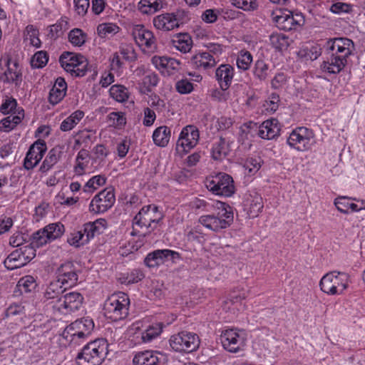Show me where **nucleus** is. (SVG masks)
Masks as SVG:
<instances>
[{"label": "nucleus", "mask_w": 365, "mask_h": 365, "mask_svg": "<svg viewBox=\"0 0 365 365\" xmlns=\"http://www.w3.org/2000/svg\"><path fill=\"white\" fill-rule=\"evenodd\" d=\"M64 231V225L61 223H52L38 230L33 234L29 245L16 249L5 259L4 266L10 270L24 267L36 256L34 247H42L60 237Z\"/></svg>", "instance_id": "1"}, {"label": "nucleus", "mask_w": 365, "mask_h": 365, "mask_svg": "<svg viewBox=\"0 0 365 365\" xmlns=\"http://www.w3.org/2000/svg\"><path fill=\"white\" fill-rule=\"evenodd\" d=\"M324 48L327 56L322 63L321 69L330 74H337L344 68L354 46L349 38H335L329 39Z\"/></svg>", "instance_id": "2"}, {"label": "nucleus", "mask_w": 365, "mask_h": 365, "mask_svg": "<svg viewBox=\"0 0 365 365\" xmlns=\"http://www.w3.org/2000/svg\"><path fill=\"white\" fill-rule=\"evenodd\" d=\"M214 207L215 212L211 215L201 216L199 222L210 230L219 232L232 223L233 210L231 206L220 201H217Z\"/></svg>", "instance_id": "3"}, {"label": "nucleus", "mask_w": 365, "mask_h": 365, "mask_svg": "<svg viewBox=\"0 0 365 365\" xmlns=\"http://www.w3.org/2000/svg\"><path fill=\"white\" fill-rule=\"evenodd\" d=\"M108 343L105 339H98L85 345L78 354V365H100L108 353Z\"/></svg>", "instance_id": "4"}, {"label": "nucleus", "mask_w": 365, "mask_h": 365, "mask_svg": "<svg viewBox=\"0 0 365 365\" xmlns=\"http://www.w3.org/2000/svg\"><path fill=\"white\" fill-rule=\"evenodd\" d=\"M129 306L130 299L127 294L120 292L114 293L104 302V314L113 321L123 319L128 315Z\"/></svg>", "instance_id": "5"}, {"label": "nucleus", "mask_w": 365, "mask_h": 365, "mask_svg": "<svg viewBox=\"0 0 365 365\" xmlns=\"http://www.w3.org/2000/svg\"><path fill=\"white\" fill-rule=\"evenodd\" d=\"M106 220L99 219L83 225L81 230L74 231L68 238L69 245L79 247L87 244L95 235L101 234L105 229Z\"/></svg>", "instance_id": "6"}, {"label": "nucleus", "mask_w": 365, "mask_h": 365, "mask_svg": "<svg viewBox=\"0 0 365 365\" xmlns=\"http://www.w3.org/2000/svg\"><path fill=\"white\" fill-rule=\"evenodd\" d=\"M349 275L345 272H330L322 277L319 282L321 290L329 295H339L347 288Z\"/></svg>", "instance_id": "7"}, {"label": "nucleus", "mask_w": 365, "mask_h": 365, "mask_svg": "<svg viewBox=\"0 0 365 365\" xmlns=\"http://www.w3.org/2000/svg\"><path fill=\"white\" fill-rule=\"evenodd\" d=\"M163 213L159 211L158 207L155 205H148L143 207L133 219V226H138L140 228L145 227L148 230L143 234L145 236L152 230L156 228L163 219Z\"/></svg>", "instance_id": "8"}, {"label": "nucleus", "mask_w": 365, "mask_h": 365, "mask_svg": "<svg viewBox=\"0 0 365 365\" xmlns=\"http://www.w3.org/2000/svg\"><path fill=\"white\" fill-rule=\"evenodd\" d=\"M205 186L213 194L224 197L232 196L235 190L232 178L225 173L207 178Z\"/></svg>", "instance_id": "9"}, {"label": "nucleus", "mask_w": 365, "mask_h": 365, "mask_svg": "<svg viewBox=\"0 0 365 365\" xmlns=\"http://www.w3.org/2000/svg\"><path fill=\"white\" fill-rule=\"evenodd\" d=\"M314 138L312 130L306 127H297L289 134L287 143L291 148L297 151H307L311 149Z\"/></svg>", "instance_id": "10"}, {"label": "nucleus", "mask_w": 365, "mask_h": 365, "mask_svg": "<svg viewBox=\"0 0 365 365\" xmlns=\"http://www.w3.org/2000/svg\"><path fill=\"white\" fill-rule=\"evenodd\" d=\"M169 342L173 350L189 353L199 347L200 341L197 334L183 331L171 336Z\"/></svg>", "instance_id": "11"}, {"label": "nucleus", "mask_w": 365, "mask_h": 365, "mask_svg": "<svg viewBox=\"0 0 365 365\" xmlns=\"http://www.w3.org/2000/svg\"><path fill=\"white\" fill-rule=\"evenodd\" d=\"M199 139L200 132L196 126L190 125L184 127L176 143V151L180 155L188 153L197 145Z\"/></svg>", "instance_id": "12"}, {"label": "nucleus", "mask_w": 365, "mask_h": 365, "mask_svg": "<svg viewBox=\"0 0 365 365\" xmlns=\"http://www.w3.org/2000/svg\"><path fill=\"white\" fill-rule=\"evenodd\" d=\"M220 341L225 349L236 353L242 350L245 346V334L242 331L235 329H226L222 332Z\"/></svg>", "instance_id": "13"}, {"label": "nucleus", "mask_w": 365, "mask_h": 365, "mask_svg": "<svg viewBox=\"0 0 365 365\" xmlns=\"http://www.w3.org/2000/svg\"><path fill=\"white\" fill-rule=\"evenodd\" d=\"M115 198L113 190L105 189L94 196L90 205V212L99 214L106 212L115 203Z\"/></svg>", "instance_id": "14"}, {"label": "nucleus", "mask_w": 365, "mask_h": 365, "mask_svg": "<svg viewBox=\"0 0 365 365\" xmlns=\"http://www.w3.org/2000/svg\"><path fill=\"white\" fill-rule=\"evenodd\" d=\"M272 16L277 27L287 31L295 29L300 24L302 18L300 14H294L292 11L287 9L272 12Z\"/></svg>", "instance_id": "15"}, {"label": "nucleus", "mask_w": 365, "mask_h": 365, "mask_svg": "<svg viewBox=\"0 0 365 365\" xmlns=\"http://www.w3.org/2000/svg\"><path fill=\"white\" fill-rule=\"evenodd\" d=\"M83 302V297L79 292H71L63 294L61 300L56 305V312L68 314L78 310Z\"/></svg>", "instance_id": "16"}, {"label": "nucleus", "mask_w": 365, "mask_h": 365, "mask_svg": "<svg viewBox=\"0 0 365 365\" xmlns=\"http://www.w3.org/2000/svg\"><path fill=\"white\" fill-rule=\"evenodd\" d=\"M94 328L93 321L87 317L75 321L66 328L65 331L70 334L72 340L75 338L84 339L89 336Z\"/></svg>", "instance_id": "17"}, {"label": "nucleus", "mask_w": 365, "mask_h": 365, "mask_svg": "<svg viewBox=\"0 0 365 365\" xmlns=\"http://www.w3.org/2000/svg\"><path fill=\"white\" fill-rule=\"evenodd\" d=\"M78 279V270L73 262H66L57 269V280L64 287H71L76 284Z\"/></svg>", "instance_id": "18"}, {"label": "nucleus", "mask_w": 365, "mask_h": 365, "mask_svg": "<svg viewBox=\"0 0 365 365\" xmlns=\"http://www.w3.org/2000/svg\"><path fill=\"white\" fill-rule=\"evenodd\" d=\"M47 147L43 140L38 139L29 148L24 165L26 170L33 169L42 159Z\"/></svg>", "instance_id": "19"}, {"label": "nucleus", "mask_w": 365, "mask_h": 365, "mask_svg": "<svg viewBox=\"0 0 365 365\" xmlns=\"http://www.w3.org/2000/svg\"><path fill=\"white\" fill-rule=\"evenodd\" d=\"M151 63L163 76H171L180 68V62L171 57L154 56Z\"/></svg>", "instance_id": "20"}, {"label": "nucleus", "mask_w": 365, "mask_h": 365, "mask_svg": "<svg viewBox=\"0 0 365 365\" xmlns=\"http://www.w3.org/2000/svg\"><path fill=\"white\" fill-rule=\"evenodd\" d=\"M133 36L136 43L150 51L156 48V39L152 31L146 29L143 25H137L133 29Z\"/></svg>", "instance_id": "21"}, {"label": "nucleus", "mask_w": 365, "mask_h": 365, "mask_svg": "<svg viewBox=\"0 0 365 365\" xmlns=\"http://www.w3.org/2000/svg\"><path fill=\"white\" fill-rule=\"evenodd\" d=\"M4 65L7 67L4 71L3 82L20 86L22 81V68L18 61H13L9 56L4 58Z\"/></svg>", "instance_id": "22"}, {"label": "nucleus", "mask_w": 365, "mask_h": 365, "mask_svg": "<svg viewBox=\"0 0 365 365\" xmlns=\"http://www.w3.org/2000/svg\"><path fill=\"white\" fill-rule=\"evenodd\" d=\"M180 258V255L178 252L168 249L157 250L146 256L145 264L149 267H155L164 264L169 259H175Z\"/></svg>", "instance_id": "23"}, {"label": "nucleus", "mask_w": 365, "mask_h": 365, "mask_svg": "<svg viewBox=\"0 0 365 365\" xmlns=\"http://www.w3.org/2000/svg\"><path fill=\"white\" fill-rule=\"evenodd\" d=\"M66 287H62L59 282H52L46 287L43 300L46 305H51L52 309L56 311V305L58 301L61 300Z\"/></svg>", "instance_id": "24"}, {"label": "nucleus", "mask_w": 365, "mask_h": 365, "mask_svg": "<svg viewBox=\"0 0 365 365\" xmlns=\"http://www.w3.org/2000/svg\"><path fill=\"white\" fill-rule=\"evenodd\" d=\"M281 125L276 118H271L262 122L257 131V135L262 139L272 140L279 135Z\"/></svg>", "instance_id": "25"}, {"label": "nucleus", "mask_w": 365, "mask_h": 365, "mask_svg": "<svg viewBox=\"0 0 365 365\" xmlns=\"http://www.w3.org/2000/svg\"><path fill=\"white\" fill-rule=\"evenodd\" d=\"M235 68L230 64H221L215 71V78L221 89L227 91L232 84Z\"/></svg>", "instance_id": "26"}, {"label": "nucleus", "mask_w": 365, "mask_h": 365, "mask_svg": "<svg viewBox=\"0 0 365 365\" xmlns=\"http://www.w3.org/2000/svg\"><path fill=\"white\" fill-rule=\"evenodd\" d=\"M153 22L154 26L161 31H170L180 26V21L171 13L158 15L153 19Z\"/></svg>", "instance_id": "27"}, {"label": "nucleus", "mask_w": 365, "mask_h": 365, "mask_svg": "<svg viewBox=\"0 0 365 365\" xmlns=\"http://www.w3.org/2000/svg\"><path fill=\"white\" fill-rule=\"evenodd\" d=\"M63 145H56L49 150L43 161L39 170L41 173H47L61 159L64 153Z\"/></svg>", "instance_id": "28"}, {"label": "nucleus", "mask_w": 365, "mask_h": 365, "mask_svg": "<svg viewBox=\"0 0 365 365\" xmlns=\"http://www.w3.org/2000/svg\"><path fill=\"white\" fill-rule=\"evenodd\" d=\"M272 71V69L267 61L263 58H258L254 62L252 73L255 79L264 82L268 79Z\"/></svg>", "instance_id": "29"}, {"label": "nucleus", "mask_w": 365, "mask_h": 365, "mask_svg": "<svg viewBox=\"0 0 365 365\" xmlns=\"http://www.w3.org/2000/svg\"><path fill=\"white\" fill-rule=\"evenodd\" d=\"M159 352L154 351H144L136 353L133 359V365H158L160 359Z\"/></svg>", "instance_id": "30"}, {"label": "nucleus", "mask_w": 365, "mask_h": 365, "mask_svg": "<svg viewBox=\"0 0 365 365\" xmlns=\"http://www.w3.org/2000/svg\"><path fill=\"white\" fill-rule=\"evenodd\" d=\"M191 63L196 68L207 69L215 66L217 61L209 52H200L192 57Z\"/></svg>", "instance_id": "31"}, {"label": "nucleus", "mask_w": 365, "mask_h": 365, "mask_svg": "<svg viewBox=\"0 0 365 365\" xmlns=\"http://www.w3.org/2000/svg\"><path fill=\"white\" fill-rule=\"evenodd\" d=\"M165 324L163 322H154L149 324L141 333L143 343H149L157 338L162 332Z\"/></svg>", "instance_id": "32"}, {"label": "nucleus", "mask_w": 365, "mask_h": 365, "mask_svg": "<svg viewBox=\"0 0 365 365\" xmlns=\"http://www.w3.org/2000/svg\"><path fill=\"white\" fill-rule=\"evenodd\" d=\"M163 8L161 0H140L137 5L138 11L143 15H152Z\"/></svg>", "instance_id": "33"}, {"label": "nucleus", "mask_w": 365, "mask_h": 365, "mask_svg": "<svg viewBox=\"0 0 365 365\" xmlns=\"http://www.w3.org/2000/svg\"><path fill=\"white\" fill-rule=\"evenodd\" d=\"M80 57H83V56L70 52H64L61 55L59 62L65 71L71 73L80 62Z\"/></svg>", "instance_id": "34"}, {"label": "nucleus", "mask_w": 365, "mask_h": 365, "mask_svg": "<svg viewBox=\"0 0 365 365\" xmlns=\"http://www.w3.org/2000/svg\"><path fill=\"white\" fill-rule=\"evenodd\" d=\"M172 44L182 53L189 52L192 47V40L187 34H179L172 39Z\"/></svg>", "instance_id": "35"}, {"label": "nucleus", "mask_w": 365, "mask_h": 365, "mask_svg": "<svg viewBox=\"0 0 365 365\" xmlns=\"http://www.w3.org/2000/svg\"><path fill=\"white\" fill-rule=\"evenodd\" d=\"M170 128L163 125L157 128L153 133L154 143L160 147H165L170 140Z\"/></svg>", "instance_id": "36"}, {"label": "nucleus", "mask_w": 365, "mask_h": 365, "mask_svg": "<svg viewBox=\"0 0 365 365\" xmlns=\"http://www.w3.org/2000/svg\"><path fill=\"white\" fill-rule=\"evenodd\" d=\"M334 205L340 212L344 214L349 213L350 210L351 212H357L362 209L359 207L358 205L350 202V198L345 196L336 197L334 200Z\"/></svg>", "instance_id": "37"}, {"label": "nucleus", "mask_w": 365, "mask_h": 365, "mask_svg": "<svg viewBox=\"0 0 365 365\" xmlns=\"http://www.w3.org/2000/svg\"><path fill=\"white\" fill-rule=\"evenodd\" d=\"M269 42L272 46L278 51H283L288 48L291 41L285 34L273 33L269 36Z\"/></svg>", "instance_id": "38"}, {"label": "nucleus", "mask_w": 365, "mask_h": 365, "mask_svg": "<svg viewBox=\"0 0 365 365\" xmlns=\"http://www.w3.org/2000/svg\"><path fill=\"white\" fill-rule=\"evenodd\" d=\"M229 151V146L226 140L224 138H220L212 145V157L215 160H221L227 156Z\"/></svg>", "instance_id": "39"}, {"label": "nucleus", "mask_w": 365, "mask_h": 365, "mask_svg": "<svg viewBox=\"0 0 365 365\" xmlns=\"http://www.w3.org/2000/svg\"><path fill=\"white\" fill-rule=\"evenodd\" d=\"M84 113L77 110L72 113L68 118L63 120L60 125L61 131L67 132L71 130L83 118Z\"/></svg>", "instance_id": "40"}, {"label": "nucleus", "mask_w": 365, "mask_h": 365, "mask_svg": "<svg viewBox=\"0 0 365 365\" xmlns=\"http://www.w3.org/2000/svg\"><path fill=\"white\" fill-rule=\"evenodd\" d=\"M68 28V19L67 17L63 16L55 24L50 26L48 36L52 38H57Z\"/></svg>", "instance_id": "41"}, {"label": "nucleus", "mask_w": 365, "mask_h": 365, "mask_svg": "<svg viewBox=\"0 0 365 365\" xmlns=\"http://www.w3.org/2000/svg\"><path fill=\"white\" fill-rule=\"evenodd\" d=\"M252 61L253 57L250 51L247 50H241L237 53L236 65L238 69L242 71L249 70Z\"/></svg>", "instance_id": "42"}, {"label": "nucleus", "mask_w": 365, "mask_h": 365, "mask_svg": "<svg viewBox=\"0 0 365 365\" xmlns=\"http://www.w3.org/2000/svg\"><path fill=\"white\" fill-rule=\"evenodd\" d=\"M110 96L119 103L128 101L129 92L128 88L120 84L113 85L109 90Z\"/></svg>", "instance_id": "43"}, {"label": "nucleus", "mask_w": 365, "mask_h": 365, "mask_svg": "<svg viewBox=\"0 0 365 365\" xmlns=\"http://www.w3.org/2000/svg\"><path fill=\"white\" fill-rule=\"evenodd\" d=\"M119 31V26L114 23H103L97 27V32L101 38L112 36L118 33Z\"/></svg>", "instance_id": "44"}, {"label": "nucleus", "mask_w": 365, "mask_h": 365, "mask_svg": "<svg viewBox=\"0 0 365 365\" xmlns=\"http://www.w3.org/2000/svg\"><path fill=\"white\" fill-rule=\"evenodd\" d=\"M89 152L86 149H81L76 158L74 170L78 174L83 173L88 163Z\"/></svg>", "instance_id": "45"}, {"label": "nucleus", "mask_w": 365, "mask_h": 365, "mask_svg": "<svg viewBox=\"0 0 365 365\" xmlns=\"http://www.w3.org/2000/svg\"><path fill=\"white\" fill-rule=\"evenodd\" d=\"M86 34L80 29H73L68 34L69 42L75 46H81L86 40Z\"/></svg>", "instance_id": "46"}, {"label": "nucleus", "mask_w": 365, "mask_h": 365, "mask_svg": "<svg viewBox=\"0 0 365 365\" xmlns=\"http://www.w3.org/2000/svg\"><path fill=\"white\" fill-rule=\"evenodd\" d=\"M17 286L21 293H29L35 289L36 283L34 277L26 275L20 279Z\"/></svg>", "instance_id": "47"}, {"label": "nucleus", "mask_w": 365, "mask_h": 365, "mask_svg": "<svg viewBox=\"0 0 365 365\" xmlns=\"http://www.w3.org/2000/svg\"><path fill=\"white\" fill-rule=\"evenodd\" d=\"M22 117L20 115H9L0 122V130L4 132H9L14 129L21 123Z\"/></svg>", "instance_id": "48"}, {"label": "nucleus", "mask_w": 365, "mask_h": 365, "mask_svg": "<svg viewBox=\"0 0 365 365\" xmlns=\"http://www.w3.org/2000/svg\"><path fill=\"white\" fill-rule=\"evenodd\" d=\"M106 182L104 175H98L91 178L84 185L83 191L91 192L98 189L100 186L103 185Z\"/></svg>", "instance_id": "49"}, {"label": "nucleus", "mask_w": 365, "mask_h": 365, "mask_svg": "<svg viewBox=\"0 0 365 365\" xmlns=\"http://www.w3.org/2000/svg\"><path fill=\"white\" fill-rule=\"evenodd\" d=\"M263 209L262 198L259 195H255L250 201L249 207V215L250 217L258 216Z\"/></svg>", "instance_id": "50"}, {"label": "nucleus", "mask_w": 365, "mask_h": 365, "mask_svg": "<svg viewBox=\"0 0 365 365\" xmlns=\"http://www.w3.org/2000/svg\"><path fill=\"white\" fill-rule=\"evenodd\" d=\"M231 2L236 8L245 11H253L258 8L257 0H231Z\"/></svg>", "instance_id": "51"}, {"label": "nucleus", "mask_w": 365, "mask_h": 365, "mask_svg": "<svg viewBox=\"0 0 365 365\" xmlns=\"http://www.w3.org/2000/svg\"><path fill=\"white\" fill-rule=\"evenodd\" d=\"M48 61V56L46 51H37L32 57L31 64L33 68H41L44 67Z\"/></svg>", "instance_id": "52"}, {"label": "nucleus", "mask_w": 365, "mask_h": 365, "mask_svg": "<svg viewBox=\"0 0 365 365\" xmlns=\"http://www.w3.org/2000/svg\"><path fill=\"white\" fill-rule=\"evenodd\" d=\"M26 39L30 41V43L34 47L41 46V41L38 38V31L33 25H28L26 27Z\"/></svg>", "instance_id": "53"}, {"label": "nucleus", "mask_w": 365, "mask_h": 365, "mask_svg": "<svg viewBox=\"0 0 365 365\" xmlns=\"http://www.w3.org/2000/svg\"><path fill=\"white\" fill-rule=\"evenodd\" d=\"M158 75L154 72L148 73L145 75L142 79V84L145 88L146 91L150 92L151 90L157 86L159 83Z\"/></svg>", "instance_id": "54"}, {"label": "nucleus", "mask_w": 365, "mask_h": 365, "mask_svg": "<svg viewBox=\"0 0 365 365\" xmlns=\"http://www.w3.org/2000/svg\"><path fill=\"white\" fill-rule=\"evenodd\" d=\"M175 89L180 94L190 93L193 89V84L187 78H182L175 83Z\"/></svg>", "instance_id": "55"}, {"label": "nucleus", "mask_w": 365, "mask_h": 365, "mask_svg": "<svg viewBox=\"0 0 365 365\" xmlns=\"http://www.w3.org/2000/svg\"><path fill=\"white\" fill-rule=\"evenodd\" d=\"M66 91L52 87L49 92L48 101L52 105H56L65 97Z\"/></svg>", "instance_id": "56"}, {"label": "nucleus", "mask_w": 365, "mask_h": 365, "mask_svg": "<svg viewBox=\"0 0 365 365\" xmlns=\"http://www.w3.org/2000/svg\"><path fill=\"white\" fill-rule=\"evenodd\" d=\"M144 277L143 273L139 269H133L123 277L122 283L134 284L140 282Z\"/></svg>", "instance_id": "57"}, {"label": "nucleus", "mask_w": 365, "mask_h": 365, "mask_svg": "<svg viewBox=\"0 0 365 365\" xmlns=\"http://www.w3.org/2000/svg\"><path fill=\"white\" fill-rule=\"evenodd\" d=\"M88 65V63L86 58L84 56L80 57V62L77 66L71 72V74L76 77L84 76L87 73Z\"/></svg>", "instance_id": "58"}, {"label": "nucleus", "mask_w": 365, "mask_h": 365, "mask_svg": "<svg viewBox=\"0 0 365 365\" xmlns=\"http://www.w3.org/2000/svg\"><path fill=\"white\" fill-rule=\"evenodd\" d=\"M24 314V307L20 304H12L5 311V317Z\"/></svg>", "instance_id": "59"}, {"label": "nucleus", "mask_w": 365, "mask_h": 365, "mask_svg": "<svg viewBox=\"0 0 365 365\" xmlns=\"http://www.w3.org/2000/svg\"><path fill=\"white\" fill-rule=\"evenodd\" d=\"M279 102V96L277 93H272L264 105L266 109L272 112L277 110Z\"/></svg>", "instance_id": "60"}, {"label": "nucleus", "mask_w": 365, "mask_h": 365, "mask_svg": "<svg viewBox=\"0 0 365 365\" xmlns=\"http://www.w3.org/2000/svg\"><path fill=\"white\" fill-rule=\"evenodd\" d=\"M287 82V76L285 73L280 72L277 73L271 80V86L274 89L282 88Z\"/></svg>", "instance_id": "61"}, {"label": "nucleus", "mask_w": 365, "mask_h": 365, "mask_svg": "<svg viewBox=\"0 0 365 365\" xmlns=\"http://www.w3.org/2000/svg\"><path fill=\"white\" fill-rule=\"evenodd\" d=\"M120 53L126 61H134L136 58L133 48L130 45L120 47Z\"/></svg>", "instance_id": "62"}, {"label": "nucleus", "mask_w": 365, "mask_h": 365, "mask_svg": "<svg viewBox=\"0 0 365 365\" xmlns=\"http://www.w3.org/2000/svg\"><path fill=\"white\" fill-rule=\"evenodd\" d=\"M144 118L143 123L145 126H151L156 118L155 113L150 108H145L143 110Z\"/></svg>", "instance_id": "63"}, {"label": "nucleus", "mask_w": 365, "mask_h": 365, "mask_svg": "<svg viewBox=\"0 0 365 365\" xmlns=\"http://www.w3.org/2000/svg\"><path fill=\"white\" fill-rule=\"evenodd\" d=\"M94 158L103 161L108 155V150L103 144L96 145L93 150Z\"/></svg>", "instance_id": "64"}]
</instances>
